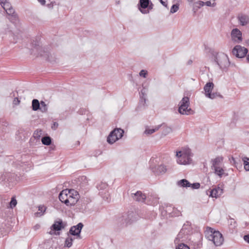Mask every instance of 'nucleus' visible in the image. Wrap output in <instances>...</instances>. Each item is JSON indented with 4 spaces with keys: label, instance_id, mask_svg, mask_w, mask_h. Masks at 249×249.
I'll list each match as a JSON object with an SVG mask.
<instances>
[{
    "label": "nucleus",
    "instance_id": "obj_1",
    "mask_svg": "<svg viewBox=\"0 0 249 249\" xmlns=\"http://www.w3.org/2000/svg\"><path fill=\"white\" fill-rule=\"evenodd\" d=\"M59 198L67 206H72L76 203L79 198V196L78 192L74 189H65L60 192Z\"/></svg>",
    "mask_w": 249,
    "mask_h": 249
},
{
    "label": "nucleus",
    "instance_id": "obj_2",
    "mask_svg": "<svg viewBox=\"0 0 249 249\" xmlns=\"http://www.w3.org/2000/svg\"><path fill=\"white\" fill-rule=\"evenodd\" d=\"M205 237L209 241H211L216 246H221L224 242L222 234L218 231L208 227L205 231Z\"/></svg>",
    "mask_w": 249,
    "mask_h": 249
},
{
    "label": "nucleus",
    "instance_id": "obj_3",
    "mask_svg": "<svg viewBox=\"0 0 249 249\" xmlns=\"http://www.w3.org/2000/svg\"><path fill=\"white\" fill-rule=\"evenodd\" d=\"M177 162L181 165L190 164L192 162V153L190 149L184 148L176 152Z\"/></svg>",
    "mask_w": 249,
    "mask_h": 249
},
{
    "label": "nucleus",
    "instance_id": "obj_4",
    "mask_svg": "<svg viewBox=\"0 0 249 249\" xmlns=\"http://www.w3.org/2000/svg\"><path fill=\"white\" fill-rule=\"evenodd\" d=\"M215 62L223 71H227L230 62L228 55L223 53H218L213 55Z\"/></svg>",
    "mask_w": 249,
    "mask_h": 249
},
{
    "label": "nucleus",
    "instance_id": "obj_5",
    "mask_svg": "<svg viewBox=\"0 0 249 249\" xmlns=\"http://www.w3.org/2000/svg\"><path fill=\"white\" fill-rule=\"evenodd\" d=\"M138 218V214L134 212L131 211L123 213L117 218V222L122 227L126 226L131 224Z\"/></svg>",
    "mask_w": 249,
    "mask_h": 249
},
{
    "label": "nucleus",
    "instance_id": "obj_6",
    "mask_svg": "<svg viewBox=\"0 0 249 249\" xmlns=\"http://www.w3.org/2000/svg\"><path fill=\"white\" fill-rule=\"evenodd\" d=\"M189 233L190 230L187 228V226L184 225L175 238V244L181 243L186 241L188 238Z\"/></svg>",
    "mask_w": 249,
    "mask_h": 249
},
{
    "label": "nucleus",
    "instance_id": "obj_7",
    "mask_svg": "<svg viewBox=\"0 0 249 249\" xmlns=\"http://www.w3.org/2000/svg\"><path fill=\"white\" fill-rule=\"evenodd\" d=\"M124 131L121 128H116L112 131L107 137V141L108 143L112 144L117 140L121 139L123 136Z\"/></svg>",
    "mask_w": 249,
    "mask_h": 249
},
{
    "label": "nucleus",
    "instance_id": "obj_8",
    "mask_svg": "<svg viewBox=\"0 0 249 249\" xmlns=\"http://www.w3.org/2000/svg\"><path fill=\"white\" fill-rule=\"evenodd\" d=\"M248 52L247 48L240 45L235 46L232 50L233 54L239 58L244 57Z\"/></svg>",
    "mask_w": 249,
    "mask_h": 249
},
{
    "label": "nucleus",
    "instance_id": "obj_9",
    "mask_svg": "<svg viewBox=\"0 0 249 249\" xmlns=\"http://www.w3.org/2000/svg\"><path fill=\"white\" fill-rule=\"evenodd\" d=\"M231 37L232 40L236 43H239L242 42L243 38L241 32L237 28L233 29L231 32Z\"/></svg>",
    "mask_w": 249,
    "mask_h": 249
},
{
    "label": "nucleus",
    "instance_id": "obj_10",
    "mask_svg": "<svg viewBox=\"0 0 249 249\" xmlns=\"http://www.w3.org/2000/svg\"><path fill=\"white\" fill-rule=\"evenodd\" d=\"M149 0H140L138 4V8L141 12L143 14L149 13V10H146L148 6Z\"/></svg>",
    "mask_w": 249,
    "mask_h": 249
},
{
    "label": "nucleus",
    "instance_id": "obj_11",
    "mask_svg": "<svg viewBox=\"0 0 249 249\" xmlns=\"http://www.w3.org/2000/svg\"><path fill=\"white\" fill-rule=\"evenodd\" d=\"M131 196L134 200L139 202L145 203L146 198L145 195L141 191H137L135 193L132 194Z\"/></svg>",
    "mask_w": 249,
    "mask_h": 249
},
{
    "label": "nucleus",
    "instance_id": "obj_12",
    "mask_svg": "<svg viewBox=\"0 0 249 249\" xmlns=\"http://www.w3.org/2000/svg\"><path fill=\"white\" fill-rule=\"evenodd\" d=\"M83 226L82 223H79L76 226L71 227L70 230V233L72 235L78 236L80 237V234Z\"/></svg>",
    "mask_w": 249,
    "mask_h": 249
},
{
    "label": "nucleus",
    "instance_id": "obj_13",
    "mask_svg": "<svg viewBox=\"0 0 249 249\" xmlns=\"http://www.w3.org/2000/svg\"><path fill=\"white\" fill-rule=\"evenodd\" d=\"M40 55L44 57L45 59L51 62L55 61L56 57L54 54L51 53L48 51H41L39 53Z\"/></svg>",
    "mask_w": 249,
    "mask_h": 249
},
{
    "label": "nucleus",
    "instance_id": "obj_14",
    "mask_svg": "<svg viewBox=\"0 0 249 249\" xmlns=\"http://www.w3.org/2000/svg\"><path fill=\"white\" fill-rule=\"evenodd\" d=\"M159 197L156 195H150L146 197L145 203L148 205H155L158 203Z\"/></svg>",
    "mask_w": 249,
    "mask_h": 249
},
{
    "label": "nucleus",
    "instance_id": "obj_15",
    "mask_svg": "<svg viewBox=\"0 0 249 249\" xmlns=\"http://www.w3.org/2000/svg\"><path fill=\"white\" fill-rule=\"evenodd\" d=\"M65 224L63 223L62 220L59 219L58 221H54L51 227V229L54 231H59L64 229Z\"/></svg>",
    "mask_w": 249,
    "mask_h": 249
},
{
    "label": "nucleus",
    "instance_id": "obj_16",
    "mask_svg": "<svg viewBox=\"0 0 249 249\" xmlns=\"http://www.w3.org/2000/svg\"><path fill=\"white\" fill-rule=\"evenodd\" d=\"M223 158L222 157H217L212 160V169L217 168L218 167L223 165Z\"/></svg>",
    "mask_w": 249,
    "mask_h": 249
},
{
    "label": "nucleus",
    "instance_id": "obj_17",
    "mask_svg": "<svg viewBox=\"0 0 249 249\" xmlns=\"http://www.w3.org/2000/svg\"><path fill=\"white\" fill-rule=\"evenodd\" d=\"M178 112L183 115H189L192 114L193 111L189 108V106L180 105L178 107Z\"/></svg>",
    "mask_w": 249,
    "mask_h": 249
},
{
    "label": "nucleus",
    "instance_id": "obj_18",
    "mask_svg": "<svg viewBox=\"0 0 249 249\" xmlns=\"http://www.w3.org/2000/svg\"><path fill=\"white\" fill-rule=\"evenodd\" d=\"M237 18L242 26H245L249 23V17L247 15L243 14H239Z\"/></svg>",
    "mask_w": 249,
    "mask_h": 249
},
{
    "label": "nucleus",
    "instance_id": "obj_19",
    "mask_svg": "<svg viewBox=\"0 0 249 249\" xmlns=\"http://www.w3.org/2000/svg\"><path fill=\"white\" fill-rule=\"evenodd\" d=\"M210 196L217 198L220 196L223 193V189L220 187L213 189L210 191Z\"/></svg>",
    "mask_w": 249,
    "mask_h": 249
},
{
    "label": "nucleus",
    "instance_id": "obj_20",
    "mask_svg": "<svg viewBox=\"0 0 249 249\" xmlns=\"http://www.w3.org/2000/svg\"><path fill=\"white\" fill-rule=\"evenodd\" d=\"M166 171V167L163 165H159L153 170V171L158 175L164 174Z\"/></svg>",
    "mask_w": 249,
    "mask_h": 249
},
{
    "label": "nucleus",
    "instance_id": "obj_21",
    "mask_svg": "<svg viewBox=\"0 0 249 249\" xmlns=\"http://www.w3.org/2000/svg\"><path fill=\"white\" fill-rule=\"evenodd\" d=\"M213 170H214V173L219 177H222V176L225 175V176L227 175L225 174V171L224 169L223 165L213 169Z\"/></svg>",
    "mask_w": 249,
    "mask_h": 249
},
{
    "label": "nucleus",
    "instance_id": "obj_22",
    "mask_svg": "<svg viewBox=\"0 0 249 249\" xmlns=\"http://www.w3.org/2000/svg\"><path fill=\"white\" fill-rule=\"evenodd\" d=\"M214 85L212 82L207 83L204 87L205 95L207 97L208 93H210L213 88Z\"/></svg>",
    "mask_w": 249,
    "mask_h": 249
},
{
    "label": "nucleus",
    "instance_id": "obj_23",
    "mask_svg": "<svg viewBox=\"0 0 249 249\" xmlns=\"http://www.w3.org/2000/svg\"><path fill=\"white\" fill-rule=\"evenodd\" d=\"M177 184L178 186L182 187H189L191 185V183H190L187 179H182L178 181Z\"/></svg>",
    "mask_w": 249,
    "mask_h": 249
},
{
    "label": "nucleus",
    "instance_id": "obj_24",
    "mask_svg": "<svg viewBox=\"0 0 249 249\" xmlns=\"http://www.w3.org/2000/svg\"><path fill=\"white\" fill-rule=\"evenodd\" d=\"M40 103L37 99H33L32 102V109L34 111H36L40 109Z\"/></svg>",
    "mask_w": 249,
    "mask_h": 249
},
{
    "label": "nucleus",
    "instance_id": "obj_25",
    "mask_svg": "<svg viewBox=\"0 0 249 249\" xmlns=\"http://www.w3.org/2000/svg\"><path fill=\"white\" fill-rule=\"evenodd\" d=\"M46 208L44 205H40L38 207V211L39 212H37L35 213V215L36 216H42L45 212L46 211Z\"/></svg>",
    "mask_w": 249,
    "mask_h": 249
},
{
    "label": "nucleus",
    "instance_id": "obj_26",
    "mask_svg": "<svg viewBox=\"0 0 249 249\" xmlns=\"http://www.w3.org/2000/svg\"><path fill=\"white\" fill-rule=\"evenodd\" d=\"M41 142L43 144L49 145L51 144L52 142L51 138L49 136L44 137L42 138Z\"/></svg>",
    "mask_w": 249,
    "mask_h": 249
},
{
    "label": "nucleus",
    "instance_id": "obj_27",
    "mask_svg": "<svg viewBox=\"0 0 249 249\" xmlns=\"http://www.w3.org/2000/svg\"><path fill=\"white\" fill-rule=\"evenodd\" d=\"M180 105L189 106V105H190L189 98L188 97H184L179 103V106Z\"/></svg>",
    "mask_w": 249,
    "mask_h": 249
},
{
    "label": "nucleus",
    "instance_id": "obj_28",
    "mask_svg": "<svg viewBox=\"0 0 249 249\" xmlns=\"http://www.w3.org/2000/svg\"><path fill=\"white\" fill-rule=\"evenodd\" d=\"M205 2L202 1H198L195 2L194 4L193 9L194 10H197L201 7H202L204 5Z\"/></svg>",
    "mask_w": 249,
    "mask_h": 249
},
{
    "label": "nucleus",
    "instance_id": "obj_29",
    "mask_svg": "<svg viewBox=\"0 0 249 249\" xmlns=\"http://www.w3.org/2000/svg\"><path fill=\"white\" fill-rule=\"evenodd\" d=\"M4 0H0L1 5V6L3 7V8L4 9V10L6 11L8 9H9L10 7H11L12 6L9 2H8V1L4 2Z\"/></svg>",
    "mask_w": 249,
    "mask_h": 249
},
{
    "label": "nucleus",
    "instance_id": "obj_30",
    "mask_svg": "<svg viewBox=\"0 0 249 249\" xmlns=\"http://www.w3.org/2000/svg\"><path fill=\"white\" fill-rule=\"evenodd\" d=\"M244 162V168L246 171H249V158L244 157L242 159Z\"/></svg>",
    "mask_w": 249,
    "mask_h": 249
},
{
    "label": "nucleus",
    "instance_id": "obj_31",
    "mask_svg": "<svg viewBox=\"0 0 249 249\" xmlns=\"http://www.w3.org/2000/svg\"><path fill=\"white\" fill-rule=\"evenodd\" d=\"M160 127V125H159L158 126H156L155 128H146L144 133L146 134L150 135L153 133H154L155 131H157Z\"/></svg>",
    "mask_w": 249,
    "mask_h": 249
},
{
    "label": "nucleus",
    "instance_id": "obj_32",
    "mask_svg": "<svg viewBox=\"0 0 249 249\" xmlns=\"http://www.w3.org/2000/svg\"><path fill=\"white\" fill-rule=\"evenodd\" d=\"M40 110L42 112H46L48 110L47 105L44 101L40 102Z\"/></svg>",
    "mask_w": 249,
    "mask_h": 249
},
{
    "label": "nucleus",
    "instance_id": "obj_33",
    "mask_svg": "<svg viewBox=\"0 0 249 249\" xmlns=\"http://www.w3.org/2000/svg\"><path fill=\"white\" fill-rule=\"evenodd\" d=\"M176 249H190V248L184 243L175 244Z\"/></svg>",
    "mask_w": 249,
    "mask_h": 249
},
{
    "label": "nucleus",
    "instance_id": "obj_34",
    "mask_svg": "<svg viewBox=\"0 0 249 249\" xmlns=\"http://www.w3.org/2000/svg\"><path fill=\"white\" fill-rule=\"evenodd\" d=\"M207 97L212 99H213L217 97H222V95L217 92L208 93Z\"/></svg>",
    "mask_w": 249,
    "mask_h": 249
},
{
    "label": "nucleus",
    "instance_id": "obj_35",
    "mask_svg": "<svg viewBox=\"0 0 249 249\" xmlns=\"http://www.w3.org/2000/svg\"><path fill=\"white\" fill-rule=\"evenodd\" d=\"M41 135L42 130L40 129H37L34 132L33 136L36 139H39L40 138Z\"/></svg>",
    "mask_w": 249,
    "mask_h": 249
},
{
    "label": "nucleus",
    "instance_id": "obj_36",
    "mask_svg": "<svg viewBox=\"0 0 249 249\" xmlns=\"http://www.w3.org/2000/svg\"><path fill=\"white\" fill-rule=\"evenodd\" d=\"M73 239L71 237L67 238L65 240V246L68 248H70L72 246Z\"/></svg>",
    "mask_w": 249,
    "mask_h": 249
},
{
    "label": "nucleus",
    "instance_id": "obj_37",
    "mask_svg": "<svg viewBox=\"0 0 249 249\" xmlns=\"http://www.w3.org/2000/svg\"><path fill=\"white\" fill-rule=\"evenodd\" d=\"M179 9V4L178 3H176L172 5L170 9L171 13H175L178 11Z\"/></svg>",
    "mask_w": 249,
    "mask_h": 249
},
{
    "label": "nucleus",
    "instance_id": "obj_38",
    "mask_svg": "<svg viewBox=\"0 0 249 249\" xmlns=\"http://www.w3.org/2000/svg\"><path fill=\"white\" fill-rule=\"evenodd\" d=\"M145 103H146L145 98H141V100L139 103L138 108H142V107H144Z\"/></svg>",
    "mask_w": 249,
    "mask_h": 249
},
{
    "label": "nucleus",
    "instance_id": "obj_39",
    "mask_svg": "<svg viewBox=\"0 0 249 249\" xmlns=\"http://www.w3.org/2000/svg\"><path fill=\"white\" fill-rule=\"evenodd\" d=\"M17 204V201L16 199L14 197L12 198V199L10 202V207L13 208V207H14L16 206Z\"/></svg>",
    "mask_w": 249,
    "mask_h": 249
},
{
    "label": "nucleus",
    "instance_id": "obj_40",
    "mask_svg": "<svg viewBox=\"0 0 249 249\" xmlns=\"http://www.w3.org/2000/svg\"><path fill=\"white\" fill-rule=\"evenodd\" d=\"M147 90V89L144 88L142 89L140 93V98H145V96L146 95Z\"/></svg>",
    "mask_w": 249,
    "mask_h": 249
},
{
    "label": "nucleus",
    "instance_id": "obj_41",
    "mask_svg": "<svg viewBox=\"0 0 249 249\" xmlns=\"http://www.w3.org/2000/svg\"><path fill=\"white\" fill-rule=\"evenodd\" d=\"M200 184L199 183H191V185L189 187L192 188V189H198L200 187Z\"/></svg>",
    "mask_w": 249,
    "mask_h": 249
},
{
    "label": "nucleus",
    "instance_id": "obj_42",
    "mask_svg": "<svg viewBox=\"0 0 249 249\" xmlns=\"http://www.w3.org/2000/svg\"><path fill=\"white\" fill-rule=\"evenodd\" d=\"M7 14L9 15H12L15 13L14 9L12 8V7H10L6 11Z\"/></svg>",
    "mask_w": 249,
    "mask_h": 249
},
{
    "label": "nucleus",
    "instance_id": "obj_43",
    "mask_svg": "<svg viewBox=\"0 0 249 249\" xmlns=\"http://www.w3.org/2000/svg\"><path fill=\"white\" fill-rule=\"evenodd\" d=\"M139 74L141 76H142L143 77H146V76L147 75V71L145 70H142L139 73Z\"/></svg>",
    "mask_w": 249,
    "mask_h": 249
},
{
    "label": "nucleus",
    "instance_id": "obj_44",
    "mask_svg": "<svg viewBox=\"0 0 249 249\" xmlns=\"http://www.w3.org/2000/svg\"><path fill=\"white\" fill-rule=\"evenodd\" d=\"M19 103L20 100L17 97L15 98L13 101V104L15 105H18Z\"/></svg>",
    "mask_w": 249,
    "mask_h": 249
},
{
    "label": "nucleus",
    "instance_id": "obj_45",
    "mask_svg": "<svg viewBox=\"0 0 249 249\" xmlns=\"http://www.w3.org/2000/svg\"><path fill=\"white\" fill-rule=\"evenodd\" d=\"M244 239L245 241L249 243V235H246L244 236Z\"/></svg>",
    "mask_w": 249,
    "mask_h": 249
},
{
    "label": "nucleus",
    "instance_id": "obj_46",
    "mask_svg": "<svg viewBox=\"0 0 249 249\" xmlns=\"http://www.w3.org/2000/svg\"><path fill=\"white\" fill-rule=\"evenodd\" d=\"M205 4H206L208 6H214V3H213L212 5L211 2L210 1H207L206 2H205Z\"/></svg>",
    "mask_w": 249,
    "mask_h": 249
},
{
    "label": "nucleus",
    "instance_id": "obj_47",
    "mask_svg": "<svg viewBox=\"0 0 249 249\" xmlns=\"http://www.w3.org/2000/svg\"><path fill=\"white\" fill-rule=\"evenodd\" d=\"M167 0H160V3L164 6H167V4L166 3V1Z\"/></svg>",
    "mask_w": 249,
    "mask_h": 249
},
{
    "label": "nucleus",
    "instance_id": "obj_48",
    "mask_svg": "<svg viewBox=\"0 0 249 249\" xmlns=\"http://www.w3.org/2000/svg\"><path fill=\"white\" fill-rule=\"evenodd\" d=\"M153 4L152 3H151L150 4H149L147 10H148L149 11L150 10L152 9H153Z\"/></svg>",
    "mask_w": 249,
    "mask_h": 249
},
{
    "label": "nucleus",
    "instance_id": "obj_49",
    "mask_svg": "<svg viewBox=\"0 0 249 249\" xmlns=\"http://www.w3.org/2000/svg\"><path fill=\"white\" fill-rule=\"evenodd\" d=\"M42 5H44L45 4V0H37Z\"/></svg>",
    "mask_w": 249,
    "mask_h": 249
},
{
    "label": "nucleus",
    "instance_id": "obj_50",
    "mask_svg": "<svg viewBox=\"0 0 249 249\" xmlns=\"http://www.w3.org/2000/svg\"><path fill=\"white\" fill-rule=\"evenodd\" d=\"M58 125V123H56V122H54V123H53V126H54L55 128L57 127Z\"/></svg>",
    "mask_w": 249,
    "mask_h": 249
},
{
    "label": "nucleus",
    "instance_id": "obj_51",
    "mask_svg": "<svg viewBox=\"0 0 249 249\" xmlns=\"http://www.w3.org/2000/svg\"><path fill=\"white\" fill-rule=\"evenodd\" d=\"M188 2L190 3H193L195 0H187Z\"/></svg>",
    "mask_w": 249,
    "mask_h": 249
},
{
    "label": "nucleus",
    "instance_id": "obj_52",
    "mask_svg": "<svg viewBox=\"0 0 249 249\" xmlns=\"http://www.w3.org/2000/svg\"><path fill=\"white\" fill-rule=\"evenodd\" d=\"M247 59L249 62V53L248 54L247 56Z\"/></svg>",
    "mask_w": 249,
    "mask_h": 249
},
{
    "label": "nucleus",
    "instance_id": "obj_53",
    "mask_svg": "<svg viewBox=\"0 0 249 249\" xmlns=\"http://www.w3.org/2000/svg\"><path fill=\"white\" fill-rule=\"evenodd\" d=\"M116 3L117 4H119L120 3V0L116 1Z\"/></svg>",
    "mask_w": 249,
    "mask_h": 249
},
{
    "label": "nucleus",
    "instance_id": "obj_54",
    "mask_svg": "<svg viewBox=\"0 0 249 249\" xmlns=\"http://www.w3.org/2000/svg\"><path fill=\"white\" fill-rule=\"evenodd\" d=\"M181 0H174V1H176L177 2H179L181 1Z\"/></svg>",
    "mask_w": 249,
    "mask_h": 249
},
{
    "label": "nucleus",
    "instance_id": "obj_55",
    "mask_svg": "<svg viewBox=\"0 0 249 249\" xmlns=\"http://www.w3.org/2000/svg\"><path fill=\"white\" fill-rule=\"evenodd\" d=\"M103 186H107V185H106V184H103Z\"/></svg>",
    "mask_w": 249,
    "mask_h": 249
}]
</instances>
